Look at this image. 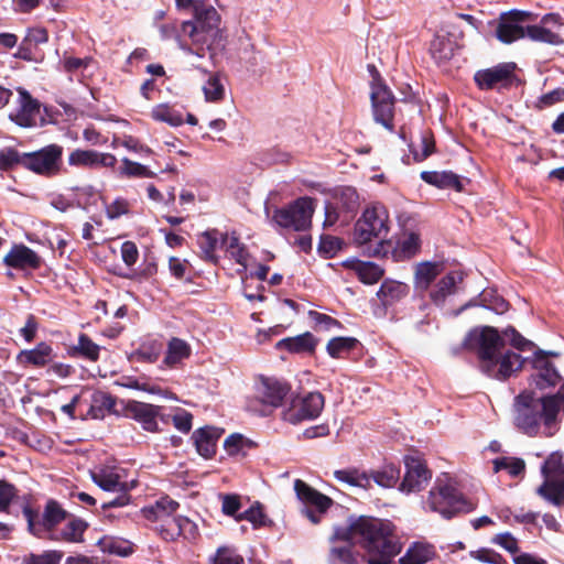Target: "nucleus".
<instances>
[{
	"label": "nucleus",
	"mask_w": 564,
	"mask_h": 564,
	"mask_svg": "<svg viewBox=\"0 0 564 564\" xmlns=\"http://www.w3.org/2000/svg\"><path fill=\"white\" fill-rule=\"evenodd\" d=\"M191 346L183 339L173 337L167 344L163 365L169 368H174L180 365L184 359L191 356Z\"/></svg>",
	"instance_id": "nucleus-39"
},
{
	"label": "nucleus",
	"mask_w": 564,
	"mask_h": 564,
	"mask_svg": "<svg viewBox=\"0 0 564 564\" xmlns=\"http://www.w3.org/2000/svg\"><path fill=\"white\" fill-rule=\"evenodd\" d=\"M158 29L162 40H174L178 44V47L186 54L197 58H204L206 56L208 48H205L204 46L193 48L187 43V39H189L194 45L204 41V39L200 37L198 26L195 25L193 21H166L159 24Z\"/></svg>",
	"instance_id": "nucleus-9"
},
{
	"label": "nucleus",
	"mask_w": 564,
	"mask_h": 564,
	"mask_svg": "<svg viewBox=\"0 0 564 564\" xmlns=\"http://www.w3.org/2000/svg\"><path fill=\"white\" fill-rule=\"evenodd\" d=\"M358 275L366 284L377 283L383 275V270L376 263L362 262L358 268Z\"/></svg>",
	"instance_id": "nucleus-57"
},
{
	"label": "nucleus",
	"mask_w": 564,
	"mask_h": 564,
	"mask_svg": "<svg viewBox=\"0 0 564 564\" xmlns=\"http://www.w3.org/2000/svg\"><path fill=\"white\" fill-rule=\"evenodd\" d=\"M531 17L528 11L511 10L499 17L496 28V37L503 44H511L527 36V26L523 25Z\"/></svg>",
	"instance_id": "nucleus-14"
},
{
	"label": "nucleus",
	"mask_w": 564,
	"mask_h": 564,
	"mask_svg": "<svg viewBox=\"0 0 564 564\" xmlns=\"http://www.w3.org/2000/svg\"><path fill=\"white\" fill-rule=\"evenodd\" d=\"M246 440L241 434L235 433L229 435L225 442L224 447L228 455H238L246 445Z\"/></svg>",
	"instance_id": "nucleus-62"
},
{
	"label": "nucleus",
	"mask_w": 564,
	"mask_h": 564,
	"mask_svg": "<svg viewBox=\"0 0 564 564\" xmlns=\"http://www.w3.org/2000/svg\"><path fill=\"white\" fill-rule=\"evenodd\" d=\"M101 346L91 340L87 334H79L77 344L70 347L69 355L76 358H83L91 362L99 359Z\"/></svg>",
	"instance_id": "nucleus-40"
},
{
	"label": "nucleus",
	"mask_w": 564,
	"mask_h": 564,
	"mask_svg": "<svg viewBox=\"0 0 564 564\" xmlns=\"http://www.w3.org/2000/svg\"><path fill=\"white\" fill-rule=\"evenodd\" d=\"M117 158L111 153H102L95 150H74L68 155V164L70 166H83L89 169L96 167H113Z\"/></svg>",
	"instance_id": "nucleus-22"
},
{
	"label": "nucleus",
	"mask_w": 564,
	"mask_h": 564,
	"mask_svg": "<svg viewBox=\"0 0 564 564\" xmlns=\"http://www.w3.org/2000/svg\"><path fill=\"white\" fill-rule=\"evenodd\" d=\"M115 386L127 388V389H133L139 390L143 392H148L150 394H158L165 399H173L175 400L176 397L173 392L162 389L161 387L156 384H152L148 382L147 380L139 379L132 376H122L118 378L115 382Z\"/></svg>",
	"instance_id": "nucleus-34"
},
{
	"label": "nucleus",
	"mask_w": 564,
	"mask_h": 564,
	"mask_svg": "<svg viewBox=\"0 0 564 564\" xmlns=\"http://www.w3.org/2000/svg\"><path fill=\"white\" fill-rule=\"evenodd\" d=\"M120 144L128 151L138 153L142 158L150 156L153 153L149 147L140 143L139 140L131 135L124 137Z\"/></svg>",
	"instance_id": "nucleus-60"
},
{
	"label": "nucleus",
	"mask_w": 564,
	"mask_h": 564,
	"mask_svg": "<svg viewBox=\"0 0 564 564\" xmlns=\"http://www.w3.org/2000/svg\"><path fill=\"white\" fill-rule=\"evenodd\" d=\"M541 473L544 477L543 484L536 492L554 506L564 503V462L563 455L552 453L543 463Z\"/></svg>",
	"instance_id": "nucleus-8"
},
{
	"label": "nucleus",
	"mask_w": 564,
	"mask_h": 564,
	"mask_svg": "<svg viewBox=\"0 0 564 564\" xmlns=\"http://www.w3.org/2000/svg\"><path fill=\"white\" fill-rule=\"evenodd\" d=\"M497 366L491 373H486L489 377L505 380L511 376L512 372L521 369L523 360L521 356L513 351H506L500 356H496Z\"/></svg>",
	"instance_id": "nucleus-33"
},
{
	"label": "nucleus",
	"mask_w": 564,
	"mask_h": 564,
	"mask_svg": "<svg viewBox=\"0 0 564 564\" xmlns=\"http://www.w3.org/2000/svg\"><path fill=\"white\" fill-rule=\"evenodd\" d=\"M524 462L521 458L500 457L494 460V470H507L509 475L517 477L524 471Z\"/></svg>",
	"instance_id": "nucleus-53"
},
{
	"label": "nucleus",
	"mask_w": 564,
	"mask_h": 564,
	"mask_svg": "<svg viewBox=\"0 0 564 564\" xmlns=\"http://www.w3.org/2000/svg\"><path fill=\"white\" fill-rule=\"evenodd\" d=\"M314 202L311 197H300L286 207L275 208L272 220L281 228L294 231L307 230L312 225Z\"/></svg>",
	"instance_id": "nucleus-10"
},
{
	"label": "nucleus",
	"mask_w": 564,
	"mask_h": 564,
	"mask_svg": "<svg viewBox=\"0 0 564 564\" xmlns=\"http://www.w3.org/2000/svg\"><path fill=\"white\" fill-rule=\"evenodd\" d=\"M198 243L205 257L208 259H213L214 252L218 245L216 231H206L202 234L198 239Z\"/></svg>",
	"instance_id": "nucleus-59"
},
{
	"label": "nucleus",
	"mask_w": 564,
	"mask_h": 564,
	"mask_svg": "<svg viewBox=\"0 0 564 564\" xmlns=\"http://www.w3.org/2000/svg\"><path fill=\"white\" fill-rule=\"evenodd\" d=\"M294 490L305 507L317 508L319 513H325L333 503L329 497L318 492L301 479L294 481Z\"/></svg>",
	"instance_id": "nucleus-25"
},
{
	"label": "nucleus",
	"mask_w": 564,
	"mask_h": 564,
	"mask_svg": "<svg viewBox=\"0 0 564 564\" xmlns=\"http://www.w3.org/2000/svg\"><path fill=\"white\" fill-rule=\"evenodd\" d=\"M129 417L141 424L147 432H159L158 417L161 416L162 406L140 401H129L124 408Z\"/></svg>",
	"instance_id": "nucleus-20"
},
{
	"label": "nucleus",
	"mask_w": 564,
	"mask_h": 564,
	"mask_svg": "<svg viewBox=\"0 0 564 564\" xmlns=\"http://www.w3.org/2000/svg\"><path fill=\"white\" fill-rule=\"evenodd\" d=\"M359 204V195L354 187H341L336 196V205L325 204L324 226L335 225L341 214H344V221L348 220L357 212Z\"/></svg>",
	"instance_id": "nucleus-15"
},
{
	"label": "nucleus",
	"mask_w": 564,
	"mask_h": 564,
	"mask_svg": "<svg viewBox=\"0 0 564 564\" xmlns=\"http://www.w3.org/2000/svg\"><path fill=\"white\" fill-rule=\"evenodd\" d=\"M421 178L425 183L438 188H454L456 191H462L463 188L458 175L449 171H423L421 173Z\"/></svg>",
	"instance_id": "nucleus-36"
},
{
	"label": "nucleus",
	"mask_w": 564,
	"mask_h": 564,
	"mask_svg": "<svg viewBox=\"0 0 564 564\" xmlns=\"http://www.w3.org/2000/svg\"><path fill=\"white\" fill-rule=\"evenodd\" d=\"M370 100L373 120L392 132L395 98L380 79H373L371 83Z\"/></svg>",
	"instance_id": "nucleus-13"
},
{
	"label": "nucleus",
	"mask_w": 564,
	"mask_h": 564,
	"mask_svg": "<svg viewBox=\"0 0 564 564\" xmlns=\"http://www.w3.org/2000/svg\"><path fill=\"white\" fill-rule=\"evenodd\" d=\"M334 477L339 482L351 487H358L362 489H369L371 487V476H369V473L356 467L335 470Z\"/></svg>",
	"instance_id": "nucleus-37"
},
{
	"label": "nucleus",
	"mask_w": 564,
	"mask_h": 564,
	"mask_svg": "<svg viewBox=\"0 0 564 564\" xmlns=\"http://www.w3.org/2000/svg\"><path fill=\"white\" fill-rule=\"evenodd\" d=\"M492 542L495 544L501 546L509 553L513 554V556L518 555L517 554V552L519 550L518 540L511 533H509V532L499 533V534L495 535V538L492 539Z\"/></svg>",
	"instance_id": "nucleus-61"
},
{
	"label": "nucleus",
	"mask_w": 564,
	"mask_h": 564,
	"mask_svg": "<svg viewBox=\"0 0 564 564\" xmlns=\"http://www.w3.org/2000/svg\"><path fill=\"white\" fill-rule=\"evenodd\" d=\"M212 564H243V557L229 546H220L210 557Z\"/></svg>",
	"instance_id": "nucleus-54"
},
{
	"label": "nucleus",
	"mask_w": 564,
	"mask_h": 564,
	"mask_svg": "<svg viewBox=\"0 0 564 564\" xmlns=\"http://www.w3.org/2000/svg\"><path fill=\"white\" fill-rule=\"evenodd\" d=\"M443 265L437 262H421L415 268L414 286L417 291H426L431 283L442 273Z\"/></svg>",
	"instance_id": "nucleus-35"
},
{
	"label": "nucleus",
	"mask_w": 564,
	"mask_h": 564,
	"mask_svg": "<svg viewBox=\"0 0 564 564\" xmlns=\"http://www.w3.org/2000/svg\"><path fill=\"white\" fill-rule=\"evenodd\" d=\"M221 429L205 426L196 430L192 438L194 441L196 451L205 458H210L216 453V444L223 434Z\"/></svg>",
	"instance_id": "nucleus-26"
},
{
	"label": "nucleus",
	"mask_w": 564,
	"mask_h": 564,
	"mask_svg": "<svg viewBox=\"0 0 564 564\" xmlns=\"http://www.w3.org/2000/svg\"><path fill=\"white\" fill-rule=\"evenodd\" d=\"M564 411V383L553 395L535 398L520 393L514 400V424L529 436H552L558 430L557 414Z\"/></svg>",
	"instance_id": "nucleus-2"
},
{
	"label": "nucleus",
	"mask_w": 564,
	"mask_h": 564,
	"mask_svg": "<svg viewBox=\"0 0 564 564\" xmlns=\"http://www.w3.org/2000/svg\"><path fill=\"white\" fill-rule=\"evenodd\" d=\"M390 230L389 213L384 205L373 203L366 207L354 228V241L367 245L377 241L382 247Z\"/></svg>",
	"instance_id": "nucleus-4"
},
{
	"label": "nucleus",
	"mask_w": 564,
	"mask_h": 564,
	"mask_svg": "<svg viewBox=\"0 0 564 564\" xmlns=\"http://www.w3.org/2000/svg\"><path fill=\"white\" fill-rule=\"evenodd\" d=\"M564 98V88H556L552 91H549L542 95L538 101L536 107L540 109H544L555 105Z\"/></svg>",
	"instance_id": "nucleus-64"
},
{
	"label": "nucleus",
	"mask_w": 564,
	"mask_h": 564,
	"mask_svg": "<svg viewBox=\"0 0 564 564\" xmlns=\"http://www.w3.org/2000/svg\"><path fill=\"white\" fill-rule=\"evenodd\" d=\"M358 340L354 337H335L326 346V350L333 358H341L345 354L352 350Z\"/></svg>",
	"instance_id": "nucleus-50"
},
{
	"label": "nucleus",
	"mask_w": 564,
	"mask_h": 564,
	"mask_svg": "<svg viewBox=\"0 0 564 564\" xmlns=\"http://www.w3.org/2000/svg\"><path fill=\"white\" fill-rule=\"evenodd\" d=\"M316 344L315 337L306 332L294 337L283 338L276 343L275 347L276 349H284L292 354H311L315 350Z\"/></svg>",
	"instance_id": "nucleus-32"
},
{
	"label": "nucleus",
	"mask_w": 564,
	"mask_h": 564,
	"mask_svg": "<svg viewBox=\"0 0 564 564\" xmlns=\"http://www.w3.org/2000/svg\"><path fill=\"white\" fill-rule=\"evenodd\" d=\"M290 392V386L275 378H262L257 389V401L263 405L262 415L269 414L279 408Z\"/></svg>",
	"instance_id": "nucleus-17"
},
{
	"label": "nucleus",
	"mask_w": 564,
	"mask_h": 564,
	"mask_svg": "<svg viewBox=\"0 0 564 564\" xmlns=\"http://www.w3.org/2000/svg\"><path fill=\"white\" fill-rule=\"evenodd\" d=\"M324 404V395L317 391L292 398L289 406L282 411V420L293 425L314 420L319 416Z\"/></svg>",
	"instance_id": "nucleus-12"
},
{
	"label": "nucleus",
	"mask_w": 564,
	"mask_h": 564,
	"mask_svg": "<svg viewBox=\"0 0 564 564\" xmlns=\"http://www.w3.org/2000/svg\"><path fill=\"white\" fill-rule=\"evenodd\" d=\"M425 508L451 519L457 513H467L475 509V505L466 499L462 492L448 480L437 478L424 502Z\"/></svg>",
	"instance_id": "nucleus-3"
},
{
	"label": "nucleus",
	"mask_w": 564,
	"mask_h": 564,
	"mask_svg": "<svg viewBox=\"0 0 564 564\" xmlns=\"http://www.w3.org/2000/svg\"><path fill=\"white\" fill-rule=\"evenodd\" d=\"M563 21L557 13H546L542 17L539 24L527 25V36L531 41L541 42L550 45H561L564 40L557 32L563 25Z\"/></svg>",
	"instance_id": "nucleus-18"
},
{
	"label": "nucleus",
	"mask_w": 564,
	"mask_h": 564,
	"mask_svg": "<svg viewBox=\"0 0 564 564\" xmlns=\"http://www.w3.org/2000/svg\"><path fill=\"white\" fill-rule=\"evenodd\" d=\"M6 265L18 270H35L41 265L40 256L25 245H14L3 258Z\"/></svg>",
	"instance_id": "nucleus-23"
},
{
	"label": "nucleus",
	"mask_w": 564,
	"mask_h": 564,
	"mask_svg": "<svg viewBox=\"0 0 564 564\" xmlns=\"http://www.w3.org/2000/svg\"><path fill=\"white\" fill-rule=\"evenodd\" d=\"M24 160V152L15 148L7 147L0 150V171H10L21 165Z\"/></svg>",
	"instance_id": "nucleus-52"
},
{
	"label": "nucleus",
	"mask_w": 564,
	"mask_h": 564,
	"mask_svg": "<svg viewBox=\"0 0 564 564\" xmlns=\"http://www.w3.org/2000/svg\"><path fill=\"white\" fill-rule=\"evenodd\" d=\"M22 513L28 522V531L37 539H48L57 531L56 527L67 518L62 506L51 499L46 502L42 513L30 506H24Z\"/></svg>",
	"instance_id": "nucleus-6"
},
{
	"label": "nucleus",
	"mask_w": 564,
	"mask_h": 564,
	"mask_svg": "<svg viewBox=\"0 0 564 564\" xmlns=\"http://www.w3.org/2000/svg\"><path fill=\"white\" fill-rule=\"evenodd\" d=\"M122 165L119 169V175L123 177L152 178L156 174L147 165L134 162L128 158L121 160Z\"/></svg>",
	"instance_id": "nucleus-43"
},
{
	"label": "nucleus",
	"mask_w": 564,
	"mask_h": 564,
	"mask_svg": "<svg viewBox=\"0 0 564 564\" xmlns=\"http://www.w3.org/2000/svg\"><path fill=\"white\" fill-rule=\"evenodd\" d=\"M465 346L476 351L481 370L485 373H491L497 366L496 356L500 355L505 340L496 328L485 326L469 332L465 339Z\"/></svg>",
	"instance_id": "nucleus-5"
},
{
	"label": "nucleus",
	"mask_w": 564,
	"mask_h": 564,
	"mask_svg": "<svg viewBox=\"0 0 564 564\" xmlns=\"http://www.w3.org/2000/svg\"><path fill=\"white\" fill-rule=\"evenodd\" d=\"M369 476H371V482L373 481L382 488H392L399 479L400 471L394 466L388 465L379 470L370 471Z\"/></svg>",
	"instance_id": "nucleus-46"
},
{
	"label": "nucleus",
	"mask_w": 564,
	"mask_h": 564,
	"mask_svg": "<svg viewBox=\"0 0 564 564\" xmlns=\"http://www.w3.org/2000/svg\"><path fill=\"white\" fill-rule=\"evenodd\" d=\"M63 148L57 144L46 145L34 152H24L22 166L35 174L51 177L59 173Z\"/></svg>",
	"instance_id": "nucleus-11"
},
{
	"label": "nucleus",
	"mask_w": 564,
	"mask_h": 564,
	"mask_svg": "<svg viewBox=\"0 0 564 564\" xmlns=\"http://www.w3.org/2000/svg\"><path fill=\"white\" fill-rule=\"evenodd\" d=\"M420 236L415 232H410L403 239L399 240L395 253L399 258L409 259L416 254L420 250Z\"/></svg>",
	"instance_id": "nucleus-49"
},
{
	"label": "nucleus",
	"mask_w": 564,
	"mask_h": 564,
	"mask_svg": "<svg viewBox=\"0 0 564 564\" xmlns=\"http://www.w3.org/2000/svg\"><path fill=\"white\" fill-rule=\"evenodd\" d=\"M470 556L488 564H501L502 556L490 549H479L470 552Z\"/></svg>",
	"instance_id": "nucleus-63"
},
{
	"label": "nucleus",
	"mask_w": 564,
	"mask_h": 564,
	"mask_svg": "<svg viewBox=\"0 0 564 564\" xmlns=\"http://www.w3.org/2000/svg\"><path fill=\"white\" fill-rule=\"evenodd\" d=\"M102 550L118 556H129L134 552V544L121 538H105L100 541Z\"/></svg>",
	"instance_id": "nucleus-45"
},
{
	"label": "nucleus",
	"mask_w": 564,
	"mask_h": 564,
	"mask_svg": "<svg viewBox=\"0 0 564 564\" xmlns=\"http://www.w3.org/2000/svg\"><path fill=\"white\" fill-rule=\"evenodd\" d=\"M18 93V106L9 118L20 127H33L40 117V102L23 88H19Z\"/></svg>",
	"instance_id": "nucleus-21"
},
{
	"label": "nucleus",
	"mask_w": 564,
	"mask_h": 564,
	"mask_svg": "<svg viewBox=\"0 0 564 564\" xmlns=\"http://www.w3.org/2000/svg\"><path fill=\"white\" fill-rule=\"evenodd\" d=\"M435 556V549L432 544L425 542H414L400 557V564H425Z\"/></svg>",
	"instance_id": "nucleus-38"
},
{
	"label": "nucleus",
	"mask_w": 564,
	"mask_h": 564,
	"mask_svg": "<svg viewBox=\"0 0 564 564\" xmlns=\"http://www.w3.org/2000/svg\"><path fill=\"white\" fill-rule=\"evenodd\" d=\"M194 13L196 21L193 23L198 26L200 37L204 39L197 45L203 46L214 31L218 29L220 17L214 7L206 4L194 9Z\"/></svg>",
	"instance_id": "nucleus-28"
},
{
	"label": "nucleus",
	"mask_w": 564,
	"mask_h": 564,
	"mask_svg": "<svg viewBox=\"0 0 564 564\" xmlns=\"http://www.w3.org/2000/svg\"><path fill=\"white\" fill-rule=\"evenodd\" d=\"M330 564H357V555L351 545L334 546L329 553Z\"/></svg>",
	"instance_id": "nucleus-55"
},
{
	"label": "nucleus",
	"mask_w": 564,
	"mask_h": 564,
	"mask_svg": "<svg viewBox=\"0 0 564 564\" xmlns=\"http://www.w3.org/2000/svg\"><path fill=\"white\" fill-rule=\"evenodd\" d=\"M93 481L102 490L126 494L135 486V480L126 479V469L118 466H101L90 471Z\"/></svg>",
	"instance_id": "nucleus-16"
},
{
	"label": "nucleus",
	"mask_w": 564,
	"mask_h": 564,
	"mask_svg": "<svg viewBox=\"0 0 564 564\" xmlns=\"http://www.w3.org/2000/svg\"><path fill=\"white\" fill-rule=\"evenodd\" d=\"M152 116L155 120L166 122L172 127H178L184 121L183 116L177 110L166 105L154 107Z\"/></svg>",
	"instance_id": "nucleus-51"
},
{
	"label": "nucleus",
	"mask_w": 564,
	"mask_h": 564,
	"mask_svg": "<svg viewBox=\"0 0 564 564\" xmlns=\"http://www.w3.org/2000/svg\"><path fill=\"white\" fill-rule=\"evenodd\" d=\"M113 406V398L107 392L97 390L91 394L86 415L94 420L104 419L106 413L110 412Z\"/></svg>",
	"instance_id": "nucleus-41"
},
{
	"label": "nucleus",
	"mask_w": 564,
	"mask_h": 564,
	"mask_svg": "<svg viewBox=\"0 0 564 564\" xmlns=\"http://www.w3.org/2000/svg\"><path fill=\"white\" fill-rule=\"evenodd\" d=\"M63 557L61 551H44L42 554L30 553L23 557V564H59Z\"/></svg>",
	"instance_id": "nucleus-56"
},
{
	"label": "nucleus",
	"mask_w": 564,
	"mask_h": 564,
	"mask_svg": "<svg viewBox=\"0 0 564 564\" xmlns=\"http://www.w3.org/2000/svg\"><path fill=\"white\" fill-rule=\"evenodd\" d=\"M404 464L406 470L400 484V490L411 494L424 489L432 478V473L425 464L420 458L410 456L405 457Z\"/></svg>",
	"instance_id": "nucleus-19"
},
{
	"label": "nucleus",
	"mask_w": 564,
	"mask_h": 564,
	"mask_svg": "<svg viewBox=\"0 0 564 564\" xmlns=\"http://www.w3.org/2000/svg\"><path fill=\"white\" fill-rule=\"evenodd\" d=\"M513 69V64H499L492 68L476 72L474 79L479 88L491 89L497 84L508 80Z\"/></svg>",
	"instance_id": "nucleus-27"
},
{
	"label": "nucleus",
	"mask_w": 564,
	"mask_h": 564,
	"mask_svg": "<svg viewBox=\"0 0 564 564\" xmlns=\"http://www.w3.org/2000/svg\"><path fill=\"white\" fill-rule=\"evenodd\" d=\"M408 293V284L387 280L381 284L377 295L384 306H389L406 296Z\"/></svg>",
	"instance_id": "nucleus-42"
},
{
	"label": "nucleus",
	"mask_w": 564,
	"mask_h": 564,
	"mask_svg": "<svg viewBox=\"0 0 564 564\" xmlns=\"http://www.w3.org/2000/svg\"><path fill=\"white\" fill-rule=\"evenodd\" d=\"M53 358V348L45 341L39 343L33 349H25L19 352L17 359L22 365L44 367Z\"/></svg>",
	"instance_id": "nucleus-31"
},
{
	"label": "nucleus",
	"mask_w": 564,
	"mask_h": 564,
	"mask_svg": "<svg viewBox=\"0 0 564 564\" xmlns=\"http://www.w3.org/2000/svg\"><path fill=\"white\" fill-rule=\"evenodd\" d=\"M545 351H538L534 360L536 373L533 376L534 383L539 389L554 387L561 381V376L554 366L546 359Z\"/></svg>",
	"instance_id": "nucleus-24"
},
{
	"label": "nucleus",
	"mask_w": 564,
	"mask_h": 564,
	"mask_svg": "<svg viewBox=\"0 0 564 564\" xmlns=\"http://www.w3.org/2000/svg\"><path fill=\"white\" fill-rule=\"evenodd\" d=\"M333 539L357 541L366 551L368 564H391L402 549L390 520L367 516L350 517L348 525L337 528Z\"/></svg>",
	"instance_id": "nucleus-1"
},
{
	"label": "nucleus",
	"mask_w": 564,
	"mask_h": 564,
	"mask_svg": "<svg viewBox=\"0 0 564 564\" xmlns=\"http://www.w3.org/2000/svg\"><path fill=\"white\" fill-rule=\"evenodd\" d=\"M206 101L218 102L224 99L225 87L218 74H209L208 79L203 86Z\"/></svg>",
	"instance_id": "nucleus-48"
},
{
	"label": "nucleus",
	"mask_w": 564,
	"mask_h": 564,
	"mask_svg": "<svg viewBox=\"0 0 564 564\" xmlns=\"http://www.w3.org/2000/svg\"><path fill=\"white\" fill-rule=\"evenodd\" d=\"M430 52L435 61H447L453 56V43L444 35H435L431 41Z\"/></svg>",
	"instance_id": "nucleus-44"
},
{
	"label": "nucleus",
	"mask_w": 564,
	"mask_h": 564,
	"mask_svg": "<svg viewBox=\"0 0 564 564\" xmlns=\"http://www.w3.org/2000/svg\"><path fill=\"white\" fill-rule=\"evenodd\" d=\"M459 272H449L443 276L430 292V299L436 306H443L446 299L456 292L457 283L462 282Z\"/></svg>",
	"instance_id": "nucleus-30"
},
{
	"label": "nucleus",
	"mask_w": 564,
	"mask_h": 564,
	"mask_svg": "<svg viewBox=\"0 0 564 564\" xmlns=\"http://www.w3.org/2000/svg\"><path fill=\"white\" fill-rule=\"evenodd\" d=\"M87 528L88 523L86 521L72 517L61 530L50 534V540L56 542L82 543Z\"/></svg>",
	"instance_id": "nucleus-29"
},
{
	"label": "nucleus",
	"mask_w": 564,
	"mask_h": 564,
	"mask_svg": "<svg viewBox=\"0 0 564 564\" xmlns=\"http://www.w3.org/2000/svg\"><path fill=\"white\" fill-rule=\"evenodd\" d=\"M17 492L18 490L12 484L6 480H0V512H7L9 510Z\"/></svg>",
	"instance_id": "nucleus-58"
},
{
	"label": "nucleus",
	"mask_w": 564,
	"mask_h": 564,
	"mask_svg": "<svg viewBox=\"0 0 564 564\" xmlns=\"http://www.w3.org/2000/svg\"><path fill=\"white\" fill-rule=\"evenodd\" d=\"M236 520H247L253 525L254 529L268 527L271 524V520L265 516L259 502L252 505L249 509L236 516Z\"/></svg>",
	"instance_id": "nucleus-47"
},
{
	"label": "nucleus",
	"mask_w": 564,
	"mask_h": 564,
	"mask_svg": "<svg viewBox=\"0 0 564 564\" xmlns=\"http://www.w3.org/2000/svg\"><path fill=\"white\" fill-rule=\"evenodd\" d=\"M178 506V502L170 497H163L153 506L144 507L142 514L149 521L163 522L164 524L160 529L162 538L164 540H173L176 535L182 533L185 525L191 524L189 520L186 518L173 517Z\"/></svg>",
	"instance_id": "nucleus-7"
}]
</instances>
